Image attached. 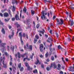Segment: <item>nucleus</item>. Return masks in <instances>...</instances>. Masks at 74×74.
Wrapping results in <instances>:
<instances>
[{
    "instance_id": "1",
    "label": "nucleus",
    "mask_w": 74,
    "mask_h": 74,
    "mask_svg": "<svg viewBox=\"0 0 74 74\" xmlns=\"http://www.w3.org/2000/svg\"><path fill=\"white\" fill-rule=\"evenodd\" d=\"M0 45L1 48H2V50L1 49L2 52H4V50L5 49V47L4 46L5 45H6V44L5 43H1V40H0Z\"/></svg>"
},
{
    "instance_id": "2",
    "label": "nucleus",
    "mask_w": 74,
    "mask_h": 74,
    "mask_svg": "<svg viewBox=\"0 0 74 74\" xmlns=\"http://www.w3.org/2000/svg\"><path fill=\"white\" fill-rule=\"evenodd\" d=\"M56 20L57 21V25H62L63 24V20L62 19H60V21H61L60 22H59L60 21L59 19L58 18L56 19Z\"/></svg>"
},
{
    "instance_id": "3",
    "label": "nucleus",
    "mask_w": 74,
    "mask_h": 74,
    "mask_svg": "<svg viewBox=\"0 0 74 74\" xmlns=\"http://www.w3.org/2000/svg\"><path fill=\"white\" fill-rule=\"evenodd\" d=\"M26 46L27 47V48L28 50H30V51H32L33 49V46L32 45H29H29L28 44H27Z\"/></svg>"
},
{
    "instance_id": "4",
    "label": "nucleus",
    "mask_w": 74,
    "mask_h": 74,
    "mask_svg": "<svg viewBox=\"0 0 74 74\" xmlns=\"http://www.w3.org/2000/svg\"><path fill=\"white\" fill-rule=\"evenodd\" d=\"M15 3L16 5L18 4V1L17 0H12V3L13 5L15 4Z\"/></svg>"
},
{
    "instance_id": "5",
    "label": "nucleus",
    "mask_w": 74,
    "mask_h": 74,
    "mask_svg": "<svg viewBox=\"0 0 74 74\" xmlns=\"http://www.w3.org/2000/svg\"><path fill=\"white\" fill-rule=\"evenodd\" d=\"M52 63H51V66H49L48 65V66H47L46 69L47 70V71H49L50 70V69H51V67H52Z\"/></svg>"
},
{
    "instance_id": "6",
    "label": "nucleus",
    "mask_w": 74,
    "mask_h": 74,
    "mask_svg": "<svg viewBox=\"0 0 74 74\" xmlns=\"http://www.w3.org/2000/svg\"><path fill=\"white\" fill-rule=\"evenodd\" d=\"M3 67L4 68H7V63L4 62V61H3Z\"/></svg>"
},
{
    "instance_id": "7",
    "label": "nucleus",
    "mask_w": 74,
    "mask_h": 74,
    "mask_svg": "<svg viewBox=\"0 0 74 74\" xmlns=\"http://www.w3.org/2000/svg\"><path fill=\"white\" fill-rule=\"evenodd\" d=\"M52 66H53V67H54V69H56L57 67V65L56 64H55V63L53 62L52 64Z\"/></svg>"
},
{
    "instance_id": "8",
    "label": "nucleus",
    "mask_w": 74,
    "mask_h": 74,
    "mask_svg": "<svg viewBox=\"0 0 74 74\" xmlns=\"http://www.w3.org/2000/svg\"><path fill=\"white\" fill-rule=\"evenodd\" d=\"M72 69H74V66L73 67L71 66L69 67V70L70 71H73Z\"/></svg>"
},
{
    "instance_id": "9",
    "label": "nucleus",
    "mask_w": 74,
    "mask_h": 74,
    "mask_svg": "<svg viewBox=\"0 0 74 74\" xmlns=\"http://www.w3.org/2000/svg\"><path fill=\"white\" fill-rule=\"evenodd\" d=\"M38 63H39V64H40L41 63L40 62H39V60L37 59V61L35 62V64L37 65L38 64Z\"/></svg>"
},
{
    "instance_id": "10",
    "label": "nucleus",
    "mask_w": 74,
    "mask_h": 74,
    "mask_svg": "<svg viewBox=\"0 0 74 74\" xmlns=\"http://www.w3.org/2000/svg\"><path fill=\"white\" fill-rule=\"evenodd\" d=\"M4 16L5 17H8L9 16L8 14L7 13H5L3 14Z\"/></svg>"
},
{
    "instance_id": "11",
    "label": "nucleus",
    "mask_w": 74,
    "mask_h": 74,
    "mask_svg": "<svg viewBox=\"0 0 74 74\" xmlns=\"http://www.w3.org/2000/svg\"><path fill=\"white\" fill-rule=\"evenodd\" d=\"M58 68H57V69H58L59 70H60V67H61V65L60 64H58Z\"/></svg>"
},
{
    "instance_id": "12",
    "label": "nucleus",
    "mask_w": 74,
    "mask_h": 74,
    "mask_svg": "<svg viewBox=\"0 0 74 74\" xmlns=\"http://www.w3.org/2000/svg\"><path fill=\"white\" fill-rule=\"evenodd\" d=\"M14 46H12L10 47V49L13 52H14Z\"/></svg>"
},
{
    "instance_id": "13",
    "label": "nucleus",
    "mask_w": 74,
    "mask_h": 74,
    "mask_svg": "<svg viewBox=\"0 0 74 74\" xmlns=\"http://www.w3.org/2000/svg\"><path fill=\"white\" fill-rule=\"evenodd\" d=\"M18 36H20V39H22V35L21 32H20Z\"/></svg>"
},
{
    "instance_id": "14",
    "label": "nucleus",
    "mask_w": 74,
    "mask_h": 74,
    "mask_svg": "<svg viewBox=\"0 0 74 74\" xmlns=\"http://www.w3.org/2000/svg\"><path fill=\"white\" fill-rule=\"evenodd\" d=\"M38 32H39V33H41L42 34H44V33H45V31L43 29V31H38Z\"/></svg>"
},
{
    "instance_id": "15",
    "label": "nucleus",
    "mask_w": 74,
    "mask_h": 74,
    "mask_svg": "<svg viewBox=\"0 0 74 74\" xmlns=\"http://www.w3.org/2000/svg\"><path fill=\"white\" fill-rule=\"evenodd\" d=\"M19 16L17 14H16V15L15 16V18L17 20H19Z\"/></svg>"
},
{
    "instance_id": "16",
    "label": "nucleus",
    "mask_w": 74,
    "mask_h": 74,
    "mask_svg": "<svg viewBox=\"0 0 74 74\" xmlns=\"http://www.w3.org/2000/svg\"><path fill=\"white\" fill-rule=\"evenodd\" d=\"M26 11H27V9H26V7H24L23 10V12L24 13H26Z\"/></svg>"
},
{
    "instance_id": "17",
    "label": "nucleus",
    "mask_w": 74,
    "mask_h": 74,
    "mask_svg": "<svg viewBox=\"0 0 74 74\" xmlns=\"http://www.w3.org/2000/svg\"><path fill=\"white\" fill-rule=\"evenodd\" d=\"M1 32H2L3 34H5V30L4 28H3L1 30Z\"/></svg>"
},
{
    "instance_id": "18",
    "label": "nucleus",
    "mask_w": 74,
    "mask_h": 74,
    "mask_svg": "<svg viewBox=\"0 0 74 74\" xmlns=\"http://www.w3.org/2000/svg\"><path fill=\"white\" fill-rule=\"evenodd\" d=\"M49 51H50V52H49V55H51L52 53V48H49Z\"/></svg>"
},
{
    "instance_id": "19",
    "label": "nucleus",
    "mask_w": 74,
    "mask_h": 74,
    "mask_svg": "<svg viewBox=\"0 0 74 74\" xmlns=\"http://www.w3.org/2000/svg\"><path fill=\"white\" fill-rule=\"evenodd\" d=\"M45 55L46 58H47L49 56V53H48V52H47L45 54Z\"/></svg>"
},
{
    "instance_id": "20",
    "label": "nucleus",
    "mask_w": 74,
    "mask_h": 74,
    "mask_svg": "<svg viewBox=\"0 0 74 74\" xmlns=\"http://www.w3.org/2000/svg\"><path fill=\"white\" fill-rule=\"evenodd\" d=\"M18 58H21V54H20V53H19V52H18Z\"/></svg>"
},
{
    "instance_id": "21",
    "label": "nucleus",
    "mask_w": 74,
    "mask_h": 74,
    "mask_svg": "<svg viewBox=\"0 0 74 74\" xmlns=\"http://www.w3.org/2000/svg\"><path fill=\"white\" fill-rule=\"evenodd\" d=\"M43 19H46V17L45 16V15H44V16H41V19L43 20H44V19H43Z\"/></svg>"
},
{
    "instance_id": "22",
    "label": "nucleus",
    "mask_w": 74,
    "mask_h": 74,
    "mask_svg": "<svg viewBox=\"0 0 74 74\" xmlns=\"http://www.w3.org/2000/svg\"><path fill=\"white\" fill-rule=\"evenodd\" d=\"M24 23H25L26 24H28V23H29V20H27L26 21H24Z\"/></svg>"
},
{
    "instance_id": "23",
    "label": "nucleus",
    "mask_w": 74,
    "mask_h": 74,
    "mask_svg": "<svg viewBox=\"0 0 74 74\" xmlns=\"http://www.w3.org/2000/svg\"><path fill=\"white\" fill-rule=\"evenodd\" d=\"M27 67V70H32V68H30V66H28Z\"/></svg>"
},
{
    "instance_id": "24",
    "label": "nucleus",
    "mask_w": 74,
    "mask_h": 74,
    "mask_svg": "<svg viewBox=\"0 0 74 74\" xmlns=\"http://www.w3.org/2000/svg\"><path fill=\"white\" fill-rule=\"evenodd\" d=\"M44 48V45L42 44H41L40 45V48Z\"/></svg>"
},
{
    "instance_id": "25",
    "label": "nucleus",
    "mask_w": 74,
    "mask_h": 74,
    "mask_svg": "<svg viewBox=\"0 0 74 74\" xmlns=\"http://www.w3.org/2000/svg\"><path fill=\"white\" fill-rule=\"evenodd\" d=\"M15 6L14 5H13V8L12 9V10L13 11H15Z\"/></svg>"
},
{
    "instance_id": "26",
    "label": "nucleus",
    "mask_w": 74,
    "mask_h": 74,
    "mask_svg": "<svg viewBox=\"0 0 74 74\" xmlns=\"http://www.w3.org/2000/svg\"><path fill=\"white\" fill-rule=\"evenodd\" d=\"M58 49H62V47L61 46H60V45H59L58 46Z\"/></svg>"
},
{
    "instance_id": "27",
    "label": "nucleus",
    "mask_w": 74,
    "mask_h": 74,
    "mask_svg": "<svg viewBox=\"0 0 74 74\" xmlns=\"http://www.w3.org/2000/svg\"><path fill=\"white\" fill-rule=\"evenodd\" d=\"M31 12L32 13V15H34V11L33 10H32L31 11Z\"/></svg>"
},
{
    "instance_id": "28",
    "label": "nucleus",
    "mask_w": 74,
    "mask_h": 74,
    "mask_svg": "<svg viewBox=\"0 0 74 74\" xmlns=\"http://www.w3.org/2000/svg\"><path fill=\"white\" fill-rule=\"evenodd\" d=\"M2 60H3V59H2V57H1L0 59V65H1V62H2Z\"/></svg>"
},
{
    "instance_id": "29",
    "label": "nucleus",
    "mask_w": 74,
    "mask_h": 74,
    "mask_svg": "<svg viewBox=\"0 0 74 74\" xmlns=\"http://www.w3.org/2000/svg\"><path fill=\"white\" fill-rule=\"evenodd\" d=\"M8 12L10 15L11 17H12V14H11V11H10V10H8Z\"/></svg>"
},
{
    "instance_id": "30",
    "label": "nucleus",
    "mask_w": 74,
    "mask_h": 74,
    "mask_svg": "<svg viewBox=\"0 0 74 74\" xmlns=\"http://www.w3.org/2000/svg\"><path fill=\"white\" fill-rule=\"evenodd\" d=\"M33 72L34 73H37V69H36L35 70L33 71Z\"/></svg>"
},
{
    "instance_id": "31",
    "label": "nucleus",
    "mask_w": 74,
    "mask_h": 74,
    "mask_svg": "<svg viewBox=\"0 0 74 74\" xmlns=\"http://www.w3.org/2000/svg\"><path fill=\"white\" fill-rule=\"evenodd\" d=\"M22 10H21L20 11V17L21 18L22 17Z\"/></svg>"
},
{
    "instance_id": "32",
    "label": "nucleus",
    "mask_w": 74,
    "mask_h": 74,
    "mask_svg": "<svg viewBox=\"0 0 74 74\" xmlns=\"http://www.w3.org/2000/svg\"><path fill=\"white\" fill-rule=\"evenodd\" d=\"M20 70L21 71H23V67H22L20 69Z\"/></svg>"
},
{
    "instance_id": "33",
    "label": "nucleus",
    "mask_w": 74,
    "mask_h": 74,
    "mask_svg": "<svg viewBox=\"0 0 74 74\" xmlns=\"http://www.w3.org/2000/svg\"><path fill=\"white\" fill-rule=\"evenodd\" d=\"M69 9H72V10H74V8H73V7H71V6H70L69 7Z\"/></svg>"
},
{
    "instance_id": "34",
    "label": "nucleus",
    "mask_w": 74,
    "mask_h": 74,
    "mask_svg": "<svg viewBox=\"0 0 74 74\" xmlns=\"http://www.w3.org/2000/svg\"><path fill=\"white\" fill-rule=\"evenodd\" d=\"M51 60H52L53 61L54 60H55V58H54V57L52 56L51 58Z\"/></svg>"
},
{
    "instance_id": "35",
    "label": "nucleus",
    "mask_w": 74,
    "mask_h": 74,
    "mask_svg": "<svg viewBox=\"0 0 74 74\" xmlns=\"http://www.w3.org/2000/svg\"><path fill=\"white\" fill-rule=\"evenodd\" d=\"M71 26H73V25L74 24V22L73 21H71Z\"/></svg>"
},
{
    "instance_id": "36",
    "label": "nucleus",
    "mask_w": 74,
    "mask_h": 74,
    "mask_svg": "<svg viewBox=\"0 0 74 74\" xmlns=\"http://www.w3.org/2000/svg\"><path fill=\"white\" fill-rule=\"evenodd\" d=\"M25 65L26 66V67H27L29 66V64H28V63H25Z\"/></svg>"
},
{
    "instance_id": "37",
    "label": "nucleus",
    "mask_w": 74,
    "mask_h": 74,
    "mask_svg": "<svg viewBox=\"0 0 74 74\" xmlns=\"http://www.w3.org/2000/svg\"><path fill=\"white\" fill-rule=\"evenodd\" d=\"M12 21H15V18L14 17L12 18H11Z\"/></svg>"
},
{
    "instance_id": "38",
    "label": "nucleus",
    "mask_w": 74,
    "mask_h": 74,
    "mask_svg": "<svg viewBox=\"0 0 74 74\" xmlns=\"http://www.w3.org/2000/svg\"><path fill=\"white\" fill-rule=\"evenodd\" d=\"M25 55H26V54H24L23 55H21V57L22 58H24L25 56Z\"/></svg>"
},
{
    "instance_id": "39",
    "label": "nucleus",
    "mask_w": 74,
    "mask_h": 74,
    "mask_svg": "<svg viewBox=\"0 0 74 74\" xmlns=\"http://www.w3.org/2000/svg\"><path fill=\"white\" fill-rule=\"evenodd\" d=\"M35 37L37 39H39V36H38V35H36Z\"/></svg>"
},
{
    "instance_id": "40",
    "label": "nucleus",
    "mask_w": 74,
    "mask_h": 74,
    "mask_svg": "<svg viewBox=\"0 0 74 74\" xmlns=\"http://www.w3.org/2000/svg\"><path fill=\"white\" fill-rule=\"evenodd\" d=\"M40 24H38L36 25V27L37 29H38V27H40Z\"/></svg>"
},
{
    "instance_id": "41",
    "label": "nucleus",
    "mask_w": 74,
    "mask_h": 74,
    "mask_svg": "<svg viewBox=\"0 0 74 74\" xmlns=\"http://www.w3.org/2000/svg\"><path fill=\"white\" fill-rule=\"evenodd\" d=\"M37 41V39H34V43H36V42Z\"/></svg>"
},
{
    "instance_id": "42",
    "label": "nucleus",
    "mask_w": 74,
    "mask_h": 74,
    "mask_svg": "<svg viewBox=\"0 0 74 74\" xmlns=\"http://www.w3.org/2000/svg\"><path fill=\"white\" fill-rule=\"evenodd\" d=\"M42 16H44L45 15V13H44V11H43L42 12Z\"/></svg>"
},
{
    "instance_id": "43",
    "label": "nucleus",
    "mask_w": 74,
    "mask_h": 74,
    "mask_svg": "<svg viewBox=\"0 0 74 74\" xmlns=\"http://www.w3.org/2000/svg\"><path fill=\"white\" fill-rule=\"evenodd\" d=\"M13 36H14V35H11V36H9V38H10V39H11V38L12 37H13Z\"/></svg>"
},
{
    "instance_id": "44",
    "label": "nucleus",
    "mask_w": 74,
    "mask_h": 74,
    "mask_svg": "<svg viewBox=\"0 0 74 74\" xmlns=\"http://www.w3.org/2000/svg\"><path fill=\"white\" fill-rule=\"evenodd\" d=\"M48 40H50V41H52V40L50 37L49 38H48Z\"/></svg>"
},
{
    "instance_id": "45",
    "label": "nucleus",
    "mask_w": 74,
    "mask_h": 74,
    "mask_svg": "<svg viewBox=\"0 0 74 74\" xmlns=\"http://www.w3.org/2000/svg\"><path fill=\"white\" fill-rule=\"evenodd\" d=\"M22 44H23V42L22 41V39H20Z\"/></svg>"
},
{
    "instance_id": "46",
    "label": "nucleus",
    "mask_w": 74,
    "mask_h": 74,
    "mask_svg": "<svg viewBox=\"0 0 74 74\" xmlns=\"http://www.w3.org/2000/svg\"><path fill=\"white\" fill-rule=\"evenodd\" d=\"M10 60L11 61H12V56L11 55H10Z\"/></svg>"
},
{
    "instance_id": "47",
    "label": "nucleus",
    "mask_w": 74,
    "mask_h": 74,
    "mask_svg": "<svg viewBox=\"0 0 74 74\" xmlns=\"http://www.w3.org/2000/svg\"><path fill=\"white\" fill-rule=\"evenodd\" d=\"M18 67L19 68H21V64H18Z\"/></svg>"
},
{
    "instance_id": "48",
    "label": "nucleus",
    "mask_w": 74,
    "mask_h": 74,
    "mask_svg": "<svg viewBox=\"0 0 74 74\" xmlns=\"http://www.w3.org/2000/svg\"><path fill=\"white\" fill-rule=\"evenodd\" d=\"M5 54L6 56H9V54H8V53L7 52H5Z\"/></svg>"
},
{
    "instance_id": "49",
    "label": "nucleus",
    "mask_w": 74,
    "mask_h": 74,
    "mask_svg": "<svg viewBox=\"0 0 74 74\" xmlns=\"http://www.w3.org/2000/svg\"><path fill=\"white\" fill-rule=\"evenodd\" d=\"M9 20H10V18H8L7 20L6 19H5V22H8V21Z\"/></svg>"
},
{
    "instance_id": "50",
    "label": "nucleus",
    "mask_w": 74,
    "mask_h": 74,
    "mask_svg": "<svg viewBox=\"0 0 74 74\" xmlns=\"http://www.w3.org/2000/svg\"><path fill=\"white\" fill-rule=\"evenodd\" d=\"M40 52H43V49L42 48H40Z\"/></svg>"
},
{
    "instance_id": "51",
    "label": "nucleus",
    "mask_w": 74,
    "mask_h": 74,
    "mask_svg": "<svg viewBox=\"0 0 74 74\" xmlns=\"http://www.w3.org/2000/svg\"><path fill=\"white\" fill-rule=\"evenodd\" d=\"M41 67L42 68H44V65L43 64H42L41 65Z\"/></svg>"
},
{
    "instance_id": "52",
    "label": "nucleus",
    "mask_w": 74,
    "mask_h": 74,
    "mask_svg": "<svg viewBox=\"0 0 74 74\" xmlns=\"http://www.w3.org/2000/svg\"><path fill=\"white\" fill-rule=\"evenodd\" d=\"M0 25H4V23H3L2 22H0Z\"/></svg>"
},
{
    "instance_id": "53",
    "label": "nucleus",
    "mask_w": 74,
    "mask_h": 74,
    "mask_svg": "<svg viewBox=\"0 0 74 74\" xmlns=\"http://www.w3.org/2000/svg\"><path fill=\"white\" fill-rule=\"evenodd\" d=\"M25 33H23V37H25Z\"/></svg>"
},
{
    "instance_id": "54",
    "label": "nucleus",
    "mask_w": 74,
    "mask_h": 74,
    "mask_svg": "<svg viewBox=\"0 0 74 74\" xmlns=\"http://www.w3.org/2000/svg\"><path fill=\"white\" fill-rule=\"evenodd\" d=\"M8 27L10 29H11L12 27H11V26L10 25H8Z\"/></svg>"
},
{
    "instance_id": "55",
    "label": "nucleus",
    "mask_w": 74,
    "mask_h": 74,
    "mask_svg": "<svg viewBox=\"0 0 74 74\" xmlns=\"http://www.w3.org/2000/svg\"><path fill=\"white\" fill-rule=\"evenodd\" d=\"M0 16H1L2 17H3V14L1 13H0Z\"/></svg>"
},
{
    "instance_id": "56",
    "label": "nucleus",
    "mask_w": 74,
    "mask_h": 74,
    "mask_svg": "<svg viewBox=\"0 0 74 74\" xmlns=\"http://www.w3.org/2000/svg\"><path fill=\"white\" fill-rule=\"evenodd\" d=\"M40 58H43V56H42V54H41L40 55Z\"/></svg>"
},
{
    "instance_id": "57",
    "label": "nucleus",
    "mask_w": 74,
    "mask_h": 74,
    "mask_svg": "<svg viewBox=\"0 0 74 74\" xmlns=\"http://www.w3.org/2000/svg\"><path fill=\"white\" fill-rule=\"evenodd\" d=\"M26 59H27V58H24L23 60V62H25V61L26 60Z\"/></svg>"
},
{
    "instance_id": "58",
    "label": "nucleus",
    "mask_w": 74,
    "mask_h": 74,
    "mask_svg": "<svg viewBox=\"0 0 74 74\" xmlns=\"http://www.w3.org/2000/svg\"><path fill=\"white\" fill-rule=\"evenodd\" d=\"M24 48L25 49H27V47H26V46H24Z\"/></svg>"
},
{
    "instance_id": "59",
    "label": "nucleus",
    "mask_w": 74,
    "mask_h": 74,
    "mask_svg": "<svg viewBox=\"0 0 74 74\" xmlns=\"http://www.w3.org/2000/svg\"><path fill=\"white\" fill-rule=\"evenodd\" d=\"M26 38H27V39H28V35H27V34H26Z\"/></svg>"
},
{
    "instance_id": "60",
    "label": "nucleus",
    "mask_w": 74,
    "mask_h": 74,
    "mask_svg": "<svg viewBox=\"0 0 74 74\" xmlns=\"http://www.w3.org/2000/svg\"><path fill=\"white\" fill-rule=\"evenodd\" d=\"M46 61L47 62H49V58H48L47 60H46Z\"/></svg>"
},
{
    "instance_id": "61",
    "label": "nucleus",
    "mask_w": 74,
    "mask_h": 74,
    "mask_svg": "<svg viewBox=\"0 0 74 74\" xmlns=\"http://www.w3.org/2000/svg\"><path fill=\"white\" fill-rule=\"evenodd\" d=\"M60 74H63V72L62 71H60Z\"/></svg>"
},
{
    "instance_id": "62",
    "label": "nucleus",
    "mask_w": 74,
    "mask_h": 74,
    "mask_svg": "<svg viewBox=\"0 0 74 74\" xmlns=\"http://www.w3.org/2000/svg\"><path fill=\"white\" fill-rule=\"evenodd\" d=\"M9 48H10V47L8 46L7 47V49H8V51H9Z\"/></svg>"
},
{
    "instance_id": "63",
    "label": "nucleus",
    "mask_w": 74,
    "mask_h": 74,
    "mask_svg": "<svg viewBox=\"0 0 74 74\" xmlns=\"http://www.w3.org/2000/svg\"><path fill=\"white\" fill-rule=\"evenodd\" d=\"M56 18V16H54L53 17V19H55Z\"/></svg>"
},
{
    "instance_id": "64",
    "label": "nucleus",
    "mask_w": 74,
    "mask_h": 74,
    "mask_svg": "<svg viewBox=\"0 0 74 74\" xmlns=\"http://www.w3.org/2000/svg\"><path fill=\"white\" fill-rule=\"evenodd\" d=\"M10 66H12V62L11 61L10 62Z\"/></svg>"
}]
</instances>
